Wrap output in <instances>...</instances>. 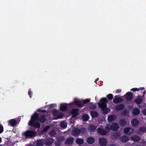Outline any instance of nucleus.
I'll use <instances>...</instances> for the list:
<instances>
[{
	"instance_id": "680f3d73",
	"label": "nucleus",
	"mask_w": 146,
	"mask_h": 146,
	"mask_svg": "<svg viewBox=\"0 0 146 146\" xmlns=\"http://www.w3.org/2000/svg\"><path fill=\"white\" fill-rule=\"evenodd\" d=\"M72 135H73V129L72 130Z\"/></svg>"
},
{
	"instance_id": "49530a36",
	"label": "nucleus",
	"mask_w": 146,
	"mask_h": 146,
	"mask_svg": "<svg viewBox=\"0 0 146 146\" xmlns=\"http://www.w3.org/2000/svg\"><path fill=\"white\" fill-rule=\"evenodd\" d=\"M81 133V132L82 133H84L86 132V129L85 128H83L80 129Z\"/></svg>"
},
{
	"instance_id": "ea45409f",
	"label": "nucleus",
	"mask_w": 146,
	"mask_h": 146,
	"mask_svg": "<svg viewBox=\"0 0 146 146\" xmlns=\"http://www.w3.org/2000/svg\"><path fill=\"white\" fill-rule=\"evenodd\" d=\"M89 108L90 109L94 110V109H96V108L97 106H96V104H92V105H90V106Z\"/></svg>"
},
{
	"instance_id": "a18cd8bd",
	"label": "nucleus",
	"mask_w": 146,
	"mask_h": 146,
	"mask_svg": "<svg viewBox=\"0 0 146 146\" xmlns=\"http://www.w3.org/2000/svg\"><path fill=\"white\" fill-rule=\"evenodd\" d=\"M139 89L137 88H134L131 89V91H133V92H135L136 91H139Z\"/></svg>"
},
{
	"instance_id": "13d9d810",
	"label": "nucleus",
	"mask_w": 146,
	"mask_h": 146,
	"mask_svg": "<svg viewBox=\"0 0 146 146\" xmlns=\"http://www.w3.org/2000/svg\"><path fill=\"white\" fill-rule=\"evenodd\" d=\"M146 93V90H145L143 92V96H144L145 94Z\"/></svg>"
},
{
	"instance_id": "72a5a7b5",
	"label": "nucleus",
	"mask_w": 146,
	"mask_h": 146,
	"mask_svg": "<svg viewBox=\"0 0 146 146\" xmlns=\"http://www.w3.org/2000/svg\"><path fill=\"white\" fill-rule=\"evenodd\" d=\"M79 109L74 108V117L77 116L79 114Z\"/></svg>"
},
{
	"instance_id": "9b49d317",
	"label": "nucleus",
	"mask_w": 146,
	"mask_h": 146,
	"mask_svg": "<svg viewBox=\"0 0 146 146\" xmlns=\"http://www.w3.org/2000/svg\"><path fill=\"white\" fill-rule=\"evenodd\" d=\"M119 128V125L116 123H113L111 124V130L113 131H117Z\"/></svg>"
},
{
	"instance_id": "f704fd0d",
	"label": "nucleus",
	"mask_w": 146,
	"mask_h": 146,
	"mask_svg": "<svg viewBox=\"0 0 146 146\" xmlns=\"http://www.w3.org/2000/svg\"><path fill=\"white\" fill-rule=\"evenodd\" d=\"M60 126L62 128L65 129L67 127V124L64 121H63L60 123Z\"/></svg>"
},
{
	"instance_id": "412c9836",
	"label": "nucleus",
	"mask_w": 146,
	"mask_h": 146,
	"mask_svg": "<svg viewBox=\"0 0 146 146\" xmlns=\"http://www.w3.org/2000/svg\"><path fill=\"white\" fill-rule=\"evenodd\" d=\"M95 139L93 137H89L87 139V142L90 144H92L95 142Z\"/></svg>"
},
{
	"instance_id": "4be33fe9",
	"label": "nucleus",
	"mask_w": 146,
	"mask_h": 146,
	"mask_svg": "<svg viewBox=\"0 0 146 146\" xmlns=\"http://www.w3.org/2000/svg\"><path fill=\"white\" fill-rule=\"evenodd\" d=\"M73 143V138L70 137L67 139L65 141V143L67 145H71Z\"/></svg>"
},
{
	"instance_id": "c9c22d12",
	"label": "nucleus",
	"mask_w": 146,
	"mask_h": 146,
	"mask_svg": "<svg viewBox=\"0 0 146 146\" xmlns=\"http://www.w3.org/2000/svg\"><path fill=\"white\" fill-rule=\"evenodd\" d=\"M105 129H106V131H110L111 130V125H110V124H108L107 125Z\"/></svg>"
},
{
	"instance_id": "c03bdc74",
	"label": "nucleus",
	"mask_w": 146,
	"mask_h": 146,
	"mask_svg": "<svg viewBox=\"0 0 146 146\" xmlns=\"http://www.w3.org/2000/svg\"><path fill=\"white\" fill-rule=\"evenodd\" d=\"M3 127L1 125H0V134L2 133L3 131Z\"/></svg>"
},
{
	"instance_id": "79ce46f5",
	"label": "nucleus",
	"mask_w": 146,
	"mask_h": 146,
	"mask_svg": "<svg viewBox=\"0 0 146 146\" xmlns=\"http://www.w3.org/2000/svg\"><path fill=\"white\" fill-rule=\"evenodd\" d=\"M37 111L40 113H46L47 111L45 110H42L40 108L38 109L37 110Z\"/></svg>"
},
{
	"instance_id": "4c0bfd02",
	"label": "nucleus",
	"mask_w": 146,
	"mask_h": 146,
	"mask_svg": "<svg viewBox=\"0 0 146 146\" xmlns=\"http://www.w3.org/2000/svg\"><path fill=\"white\" fill-rule=\"evenodd\" d=\"M106 97L109 100H111L113 98V95L111 94H110L106 96Z\"/></svg>"
},
{
	"instance_id": "f03ea898",
	"label": "nucleus",
	"mask_w": 146,
	"mask_h": 146,
	"mask_svg": "<svg viewBox=\"0 0 146 146\" xmlns=\"http://www.w3.org/2000/svg\"><path fill=\"white\" fill-rule=\"evenodd\" d=\"M73 102L71 104H61L60 106V110L61 111H64L66 110H70L72 114L71 118H73Z\"/></svg>"
},
{
	"instance_id": "bf43d9fd",
	"label": "nucleus",
	"mask_w": 146,
	"mask_h": 146,
	"mask_svg": "<svg viewBox=\"0 0 146 146\" xmlns=\"http://www.w3.org/2000/svg\"><path fill=\"white\" fill-rule=\"evenodd\" d=\"M119 95H116L114 97V98H118Z\"/></svg>"
},
{
	"instance_id": "5fc2aeb1",
	"label": "nucleus",
	"mask_w": 146,
	"mask_h": 146,
	"mask_svg": "<svg viewBox=\"0 0 146 146\" xmlns=\"http://www.w3.org/2000/svg\"><path fill=\"white\" fill-rule=\"evenodd\" d=\"M55 104H51L50 105L49 107L51 108L54 107L55 106Z\"/></svg>"
},
{
	"instance_id": "39448f33",
	"label": "nucleus",
	"mask_w": 146,
	"mask_h": 146,
	"mask_svg": "<svg viewBox=\"0 0 146 146\" xmlns=\"http://www.w3.org/2000/svg\"><path fill=\"white\" fill-rule=\"evenodd\" d=\"M44 144L47 146L51 145L54 142L53 139L51 138H49L47 139H43Z\"/></svg>"
},
{
	"instance_id": "0eeeda50",
	"label": "nucleus",
	"mask_w": 146,
	"mask_h": 146,
	"mask_svg": "<svg viewBox=\"0 0 146 146\" xmlns=\"http://www.w3.org/2000/svg\"><path fill=\"white\" fill-rule=\"evenodd\" d=\"M28 125L30 126H33L34 127L37 128H39L40 124L38 122H35V121L29 122Z\"/></svg>"
},
{
	"instance_id": "20e7f679",
	"label": "nucleus",
	"mask_w": 146,
	"mask_h": 146,
	"mask_svg": "<svg viewBox=\"0 0 146 146\" xmlns=\"http://www.w3.org/2000/svg\"><path fill=\"white\" fill-rule=\"evenodd\" d=\"M74 105H76L80 108H82L84 106L82 102L76 98L74 99Z\"/></svg>"
},
{
	"instance_id": "e433bc0d",
	"label": "nucleus",
	"mask_w": 146,
	"mask_h": 146,
	"mask_svg": "<svg viewBox=\"0 0 146 146\" xmlns=\"http://www.w3.org/2000/svg\"><path fill=\"white\" fill-rule=\"evenodd\" d=\"M139 131L143 133L146 132V127L144 126L140 127L139 128Z\"/></svg>"
},
{
	"instance_id": "4d7b16f0",
	"label": "nucleus",
	"mask_w": 146,
	"mask_h": 146,
	"mask_svg": "<svg viewBox=\"0 0 146 146\" xmlns=\"http://www.w3.org/2000/svg\"><path fill=\"white\" fill-rule=\"evenodd\" d=\"M139 90H143L145 89V88L144 87H141L139 88Z\"/></svg>"
},
{
	"instance_id": "37998d69",
	"label": "nucleus",
	"mask_w": 146,
	"mask_h": 146,
	"mask_svg": "<svg viewBox=\"0 0 146 146\" xmlns=\"http://www.w3.org/2000/svg\"><path fill=\"white\" fill-rule=\"evenodd\" d=\"M50 128V125H46L44 128L43 130L44 131H46Z\"/></svg>"
},
{
	"instance_id": "3c124183",
	"label": "nucleus",
	"mask_w": 146,
	"mask_h": 146,
	"mask_svg": "<svg viewBox=\"0 0 146 146\" xmlns=\"http://www.w3.org/2000/svg\"><path fill=\"white\" fill-rule=\"evenodd\" d=\"M28 93V94L29 95L30 97V98H31L32 97L31 96V95L32 94L31 91L29 90V91Z\"/></svg>"
},
{
	"instance_id": "a19ab883",
	"label": "nucleus",
	"mask_w": 146,
	"mask_h": 146,
	"mask_svg": "<svg viewBox=\"0 0 146 146\" xmlns=\"http://www.w3.org/2000/svg\"><path fill=\"white\" fill-rule=\"evenodd\" d=\"M52 113L54 115H56L58 113V111L55 109L53 110L52 111Z\"/></svg>"
},
{
	"instance_id": "338daca9",
	"label": "nucleus",
	"mask_w": 146,
	"mask_h": 146,
	"mask_svg": "<svg viewBox=\"0 0 146 146\" xmlns=\"http://www.w3.org/2000/svg\"><path fill=\"white\" fill-rule=\"evenodd\" d=\"M73 126V125H72V127Z\"/></svg>"
},
{
	"instance_id": "864d4df0",
	"label": "nucleus",
	"mask_w": 146,
	"mask_h": 146,
	"mask_svg": "<svg viewBox=\"0 0 146 146\" xmlns=\"http://www.w3.org/2000/svg\"><path fill=\"white\" fill-rule=\"evenodd\" d=\"M142 112L144 115H146V109H144L143 110Z\"/></svg>"
},
{
	"instance_id": "2eb2a0df",
	"label": "nucleus",
	"mask_w": 146,
	"mask_h": 146,
	"mask_svg": "<svg viewBox=\"0 0 146 146\" xmlns=\"http://www.w3.org/2000/svg\"><path fill=\"white\" fill-rule=\"evenodd\" d=\"M8 122L12 127H14L17 124V121L14 119H12L8 121Z\"/></svg>"
},
{
	"instance_id": "6e6552de",
	"label": "nucleus",
	"mask_w": 146,
	"mask_h": 146,
	"mask_svg": "<svg viewBox=\"0 0 146 146\" xmlns=\"http://www.w3.org/2000/svg\"><path fill=\"white\" fill-rule=\"evenodd\" d=\"M97 130L98 133L101 135H105L107 134L106 130L100 127H98Z\"/></svg>"
},
{
	"instance_id": "1a4fd4ad",
	"label": "nucleus",
	"mask_w": 146,
	"mask_h": 146,
	"mask_svg": "<svg viewBox=\"0 0 146 146\" xmlns=\"http://www.w3.org/2000/svg\"><path fill=\"white\" fill-rule=\"evenodd\" d=\"M39 117V116L37 113H35L32 116L31 120L29 121V122L32 121H35L36 120H38Z\"/></svg>"
},
{
	"instance_id": "8fccbe9b",
	"label": "nucleus",
	"mask_w": 146,
	"mask_h": 146,
	"mask_svg": "<svg viewBox=\"0 0 146 146\" xmlns=\"http://www.w3.org/2000/svg\"><path fill=\"white\" fill-rule=\"evenodd\" d=\"M121 91V90L120 89H118L115 90V92L116 93H120Z\"/></svg>"
},
{
	"instance_id": "423d86ee",
	"label": "nucleus",
	"mask_w": 146,
	"mask_h": 146,
	"mask_svg": "<svg viewBox=\"0 0 146 146\" xmlns=\"http://www.w3.org/2000/svg\"><path fill=\"white\" fill-rule=\"evenodd\" d=\"M124 96L125 97L126 99L128 101H130L132 99L133 96L132 93L131 92H127Z\"/></svg>"
},
{
	"instance_id": "9d476101",
	"label": "nucleus",
	"mask_w": 146,
	"mask_h": 146,
	"mask_svg": "<svg viewBox=\"0 0 146 146\" xmlns=\"http://www.w3.org/2000/svg\"><path fill=\"white\" fill-rule=\"evenodd\" d=\"M99 142L100 145L102 146H106L107 144L106 139L104 138H100Z\"/></svg>"
},
{
	"instance_id": "58836bf2",
	"label": "nucleus",
	"mask_w": 146,
	"mask_h": 146,
	"mask_svg": "<svg viewBox=\"0 0 146 146\" xmlns=\"http://www.w3.org/2000/svg\"><path fill=\"white\" fill-rule=\"evenodd\" d=\"M83 104H86L89 103L90 101V100L89 99H86L85 100H82Z\"/></svg>"
},
{
	"instance_id": "052dcab7",
	"label": "nucleus",
	"mask_w": 146,
	"mask_h": 146,
	"mask_svg": "<svg viewBox=\"0 0 146 146\" xmlns=\"http://www.w3.org/2000/svg\"><path fill=\"white\" fill-rule=\"evenodd\" d=\"M109 146H116L115 145L113 144H111L109 145Z\"/></svg>"
},
{
	"instance_id": "b1692460",
	"label": "nucleus",
	"mask_w": 146,
	"mask_h": 146,
	"mask_svg": "<svg viewBox=\"0 0 146 146\" xmlns=\"http://www.w3.org/2000/svg\"><path fill=\"white\" fill-rule=\"evenodd\" d=\"M46 119L44 115H43L39 117L38 120L41 123H44L46 121Z\"/></svg>"
},
{
	"instance_id": "dca6fc26",
	"label": "nucleus",
	"mask_w": 146,
	"mask_h": 146,
	"mask_svg": "<svg viewBox=\"0 0 146 146\" xmlns=\"http://www.w3.org/2000/svg\"><path fill=\"white\" fill-rule=\"evenodd\" d=\"M129 140L128 137L126 135L122 136L120 138V141L123 143H126Z\"/></svg>"
},
{
	"instance_id": "4468645a",
	"label": "nucleus",
	"mask_w": 146,
	"mask_h": 146,
	"mask_svg": "<svg viewBox=\"0 0 146 146\" xmlns=\"http://www.w3.org/2000/svg\"><path fill=\"white\" fill-rule=\"evenodd\" d=\"M96 126L92 124L90 125L88 127V129L90 132H94L96 129Z\"/></svg>"
},
{
	"instance_id": "e2e57ef3",
	"label": "nucleus",
	"mask_w": 146,
	"mask_h": 146,
	"mask_svg": "<svg viewBox=\"0 0 146 146\" xmlns=\"http://www.w3.org/2000/svg\"><path fill=\"white\" fill-rule=\"evenodd\" d=\"M1 142V138L0 137V143Z\"/></svg>"
},
{
	"instance_id": "0e129e2a",
	"label": "nucleus",
	"mask_w": 146,
	"mask_h": 146,
	"mask_svg": "<svg viewBox=\"0 0 146 146\" xmlns=\"http://www.w3.org/2000/svg\"><path fill=\"white\" fill-rule=\"evenodd\" d=\"M136 146H141V145H137Z\"/></svg>"
},
{
	"instance_id": "cd10ccee",
	"label": "nucleus",
	"mask_w": 146,
	"mask_h": 146,
	"mask_svg": "<svg viewBox=\"0 0 146 146\" xmlns=\"http://www.w3.org/2000/svg\"><path fill=\"white\" fill-rule=\"evenodd\" d=\"M126 121L124 119H121L119 120V124L121 126H124L126 125Z\"/></svg>"
},
{
	"instance_id": "c85d7f7f",
	"label": "nucleus",
	"mask_w": 146,
	"mask_h": 146,
	"mask_svg": "<svg viewBox=\"0 0 146 146\" xmlns=\"http://www.w3.org/2000/svg\"><path fill=\"white\" fill-rule=\"evenodd\" d=\"M140 112V110L138 108L133 109L132 111L134 115H138L139 114Z\"/></svg>"
},
{
	"instance_id": "473e14b6",
	"label": "nucleus",
	"mask_w": 146,
	"mask_h": 146,
	"mask_svg": "<svg viewBox=\"0 0 146 146\" xmlns=\"http://www.w3.org/2000/svg\"><path fill=\"white\" fill-rule=\"evenodd\" d=\"M76 143L79 145H81L84 143V141L83 139L78 138L76 140Z\"/></svg>"
},
{
	"instance_id": "09e8293b",
	"label": "nucleus",
	"mask_w": 146,
	"mask_h": 146,
	"mask_svg": "<svg viewBox=\"0 0 146 146\" xmlns=\"http://www.w3.org/2000/svg\"><path fill=\"white\" fill-rule=\"evenodd\" d=\"M56 145L59 146L60 145H61V143L59 141H57L56 142Z\"/></svg>"
},
{
	"instance_id": "a211bd4d",
	"label": "nucleus",
	"mask_w": 146,
	"mask_h": 146,
	"mask_svg": "<svg viewBox=\"0 0 146 146\" xmlns=\"http://www.w3.org/2000/svg\"><path fill=\"white\" fill-rule=\"evenodd\" d=\"M44 144L43 139H39L36 141V146H43Z\"/></svg>"
},
{
	"instance_id": "f3484780",
	"label": "nucleus",
	"mask_w": 146,
	"mask_h": 146,
	"mask_svg": "<svg viewBox=\"0 0 146 146\" xmlns=\"http://www.w3.org/2000/svg\"><path fill=\"white\" fill-rule=\"evenodd\" d=\"M81 133L80 129L78 128H74V136H77Z\"/></svg>"
},
{
	"instance_id": "7ed1b4c3",
	"label": "nucleus",
	"mask_w": 146,
	"mask_h": 146,
	"mask_svg": "<svg viewBox=\"0 0 146 146\" xmlns=\"http://www.w3.org/2000/svg\"><path fill=\"white\" fill-rule=\"evenodd\" d=\"M36 132L33 131L29 130L26 131L24 133V135L26 137L30 138L35 135Z\"/></svg>"
},
{
	"instance_id": "603ef678",
	"label": "nucleus",
	"mask_w": 146,
	"mask_h": 146,
	"mask_svg": "<svg viewBox=\"0 0 146 146\" xmlns=\"http://www.w3.org/2000/svg\"><path fill=\"white\" fill-rule=\"evenodd\" d=\"M63 114L60 113L58 116V118H60L62 117L63 116Z\"/></svg>"
},
{
	"instance_id": "6e6d98bb",
	"label": "nucleus",
	"mask_w": 146,
	"mask_h": 146,
	"mask_svg": "<svg viewBox=\"0 0 146 146\" xmlns=\"http://www.w3.org/2000/svg\"><path fill=\"white\" fill-rule=\"evenodd\" d=\"M64 138L63 137H62L61 138H60L59 139H58L59 140H60L61 141H63L64 140Z\"/></svg>"
},
{
	"instance_id": "de8ad7c7",
	"label": "nucleus",
	"mask_w": 146,
	"mask_h": 146,
	"mask_svg": "<svg viewBox=\"0 0 146 146\" xmlns=\"http://www.w3.org/2000/svg\"><path fill=\"white\" fill-rule=\"evenodd\" d=\"M127 113V112L126 110H124L122 111V112L121 114L122 115H125Z\"/></svg>"
},
{
	"instance_id": "c756f323",
	"label": "nucleus",
	"mask_w": 146,
	"mask_h": 146,
	"mask_svg": "<svg viewBox=\"0 0 146 146\" xmlns=\"http://www.w3.org/2000/svg\"><path fill=\"white\" fill-rule=\"evenodd\" d=\"M120 133L118 132H116L114 133L113 135V138L117 139L120 136Z\"/></svg>"
},
{
	"instance_id": "a878e982",
	"label": "nucleus",
	"mask_w": 146,
	"mask_h": 146,
	"mask_svg": "<svg viewBox=\"0 0 146 146\" xmlns=\"http://www.w3.org/2000/svg\"><path fill=\"white\" fill-rule=\"evenodd\" d=\"M89 116L87 114H84L82 115V119L84 122L88 121L89 119Z\"/></svg>"
},
{
	"instance_id": "f257e3e1",
	"label": "nucleus",
	"mask_w": 146,
	"mask_h": 146,
	"mask_svg": "<svg viewBox=\"0 0 146 146\" xmlns=\"http://www.w3.org/2000/svg\"><path fill=\"white\" fill-rule=\"evenodd\" d=\"M108 102L107 99L106 98H103L100 100V103H98V105L102 110L103 113L106 114L109 112L110 110L107 107V103Z\"/></svg>"
},
{
	"instance_id": "aec40b11",
	"label": "nucleus",
	"mask_w": 146,
	"mask_h": 146,
	"mask_svg": "<svg viewBox=\"0 0 146 146\" xmlns=\"http://www.w3.org/2000/svg\"><path fill=\"white\" fill-rule=\"evenodd\" d=\"M123 101V99L121 98H118L113 99V102L115 104H118L121 102Z\"/></svg>"
},
{
	"instance_id": "774afa93",
	"label": "nucleus",
	"mask_w": 146,
	"mask_h": 146,
	"mask_svg": "<svg viewBox=\"0 0 146 146\" xmlns=\"http://www.w3.org/2000/svg\"><path fill=\"white\" fill-rule=\"evenodd\" d=\"M0 146H2V145H0Z\"/></svg>"
},
{
	"instance_id": "ddd939ff",
	"label": "nucleus",
	"mask_w": 146,
	"mask_h": 146,
	"mask_svg": "<svg viewBox=\"0 0 146 146\" xmlns=\"http://www.w3.org/2000/svg\"><path fill=\"white\" fill-rule=\"evenodd\" d=\"M124 131L126 134H130L133 131V129L130 127H126L124 129Z\"/></svg>"
},
{
	"instance_id": "bb28decb",
	"label": "nucleus",
	"mask_w": 146,
	"mask_h": 146,
	"mask_svg": "<svg viewBox=\"0 0 146 146\" xmlns=\"http://www.w3.org/2000/svg\"><path fill=\"white\" fill-rule=\"evenodd\" d=\"M91 116L93 118H95L98 117L99 115L98 113L95 111H91L90 112Z\"/></svg>"
},
{
	"instance_id": "69168bd1",
	"label": "nucleus",
	"mask_w": 146,
	"mask_h": 146,
	"mask_svg": "<svg viewBox=\"0 0 146 146\" xmlns=\"http://www.w3.org/2000/svg\"><path fill=\"white\" fill-rule=\"evenodd\" d=\"M29 146H34L33 145H29Z\"/></svg>"
},
{
	"instance_id": "5701e85b",
	"label": "nucleus",
	"mask_w": 146,
	"mask_h": 146,
	"mask_svg": "<svg viewBox=\"0 0 146 146\" xmlns=\"http://www.w3.org/2000/svg\"><path fill=\"white\" fill-rule=\"evenodd\" d=\"M139 123V121L136 119H133L131 121V124L132 125L135 127L137 126Z\"/></svg>"
},
{
	"instance_id": "393cba45",
	"label": "nucleus",
	"mask_w": 146,
	"mask_h": 146,
	"mask_svg": "<svg viewBox=\"0 0 146 146\" xmlns=\"http://www.w3.org/2000/svg\"><path fill=\"white\" fill-rule=\"evenodd\" d=\"M131 139L132 140L134 141L137 142L140 140V138L139 136L135 135L132 136Z\"/></svg>"
},
{
	"instance_id": "6ab92c4d",
	"label": "nucleus",
	"mask_w": 146,
	"mask_h": 146,
	"mask_svg": "<svg viewBox=\"0 0 146 146\" xmlns=\"http://www.w3.org/2000/svg\"><path fill=\"white\" fill-rule=\"evenodd\" d=\"M116 118V116L114 115H111L108 117V122H111L115 120Z\"/></svg>"
},
{
	"instance_id": "f8f14e48",
	"label": "nucleus",
	"mask_w": 146,
	"mask_h": 146,
	"mask_svg": "<svg viewBox=\"0 0 146 146\" xmlns=\"http://www.w3.org/2000/svg\"><path fill=\"white\" fill-rule=\"evenodd\" d=\"M125 108V105L122 104L117 105L115 108V110L117 111H119Z\"/></svg>"
},
{
	"instance_id": "7c9ffc66",
	"label": "nucleus",
	"mask_w": 146,
	"mask_h": 146,
	"mask_svg": "<svg viewBox=\"0 0 146 146\" xmlns=\"http://www.w3.org/2000/svg\"><path fill=\"white\" fill-rule=\"evenodd\" d=\"M134 102L136 104H141L143 102L142 99L140 98H137L134 100Z\"/></svg>"
},
{
	"instance_id": "2f4dec72",
	"label": "nucleus",
	"mask_w": 146,
	"mask_h": 146,
	"mask_svg": "<svg viewBox=\"0 0 146 146\" xmlns=\"http://www.w3.org/2000/svg\"><path fill=\"white\" fill-rule=\"evenodd\" d=\"M56 133L55 130L54 129L50 131L49 133V134L50 137H54L56 135Z\"/></svg>"
}]
</instances>
